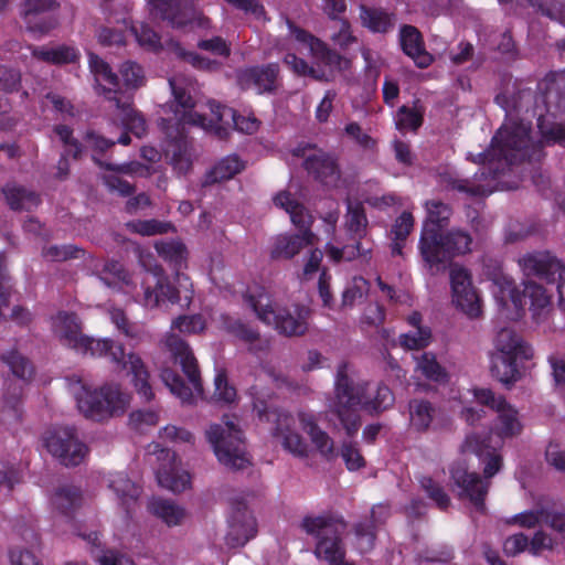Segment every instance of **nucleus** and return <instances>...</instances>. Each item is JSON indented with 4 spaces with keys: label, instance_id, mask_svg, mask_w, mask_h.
<instances>
[{
    "label": "nucleus",
    "instance_id": "41",
    "mask_svg": "<svg viewBox=\"0 0 565 565\" xmlns=\"http://www.w3.org/2000/svg\"><path fill=\"white\" fill-rule=\"evenodd\" d=\"M409 425L416 431H425L430 426L435 408L428 401L413 399L408 405Z\"/></svg>",
    "mask_w": 565,
    "mask_h": 565
},
{
    "label": "nucleus",
    "instance_id": "59",
    "mask_svg": "<svg viewBox=\"0 0 565 565\" xmlns=\"http://www.w3.org/2000/svg\"><path fill=\"white\" fill-rule=\"evenodd\" d=\"M419 482L422 488L428 497L436 502L438 508L441 510L448 508L450 499L437 482H435L430 477H422Z\"/></svg>",
    "mask_w": 565,
    "mask_h": 565
},
{
    "label": "nucleus",
    "instance_id": "58",
    "mask_svg": "<svg viewBox=\"0 0 565 565\" xmlns=\"http://www.w3.org/2000/svg\"><path fill=\"white\" fill-rule=\"evenodd\" d=\"M339 29L331 33L330 39L334 45L345 50L353 43H356L358 39L353 35L351 24L345 19L333 20Z\"/></svg>",
    "mask_w": 565,
    "mask_h": 565
},
{
    "label": "nucleus",
    "instance_id": "32",
    "mask_svg": "<svg viewBox=\"0 0 565 565\" xmlns=\"http://www.w3.org/2000/svg\"><path fill=\"white\" fill-rule=\"evenodd\" d=\"M513 522L527 529L546 524L561 535L565 536V514L554 511L548 507H540L521 512L513 516Z\"/></svg>",
    "mask_w": 565,
    "mask_h": 565
},
{
    "label": "nucleus",
    "instance_id": "34",
    "mask_svg": "<svg viewBox=\"0 0 565 565\" xmlns=\"http://www.w3.org/2000/svg\"><path fill=\"white\" fill-rule=\"evenodd\" d=\"M523 296L530 300V311L536 322L546 319L552 310V297L546 289L531 280L524 281Z\"/></svg>",
    "mask_w": 565,
    "mask_h": 565
},
{
    "label": "nucleus",
    "instance_id": "42",
    "mask_svg": "<svg viewBox=\"0 0 565 565\" xmlns=\"http://www.w3.org/2000/svg\"><path fill=\"white\" fill-rule=\"evenodd\" d=\"M245 169V163L238 156L231 154L221 159L209 172L207 182H221L234 178Z\"/></svg>",
    "mask_w": 565,
    "mask_h": 565
},
{
    "label": "nucleus",
    "instance_id": "60",
    "mask_svg": "<svg viewBox=\"0 0 565 565\" xmlns=\"http://www.w3.org/2000/svg\"><path fill=\"white\" fill-rule=\"evenodd\" d=\"M79 254H83V250L72 245H52L43 248L42 250L43 257L52 262H62L68 258H77Z\"/></svg>",
    "mask_w": 565,
    "mask_h": 565
},
{
    "label": "nucleus",
    "instance_id": "56",
    "mask_svg": "<svg viewBox=\"0 0 565 565\" xmlns=\"http://www.w3.org/2000/svg\"><path fill=\"white\" fill-rule=\"evenodd\" d=\"M206 324L201 315L180 316L172 321L171 329L181 333L194 334L203 331Z\"/></svg>",
    "mask_w": 565,
    "mask_h": 565
},
{
    "label": "nucleus",
    "instance_id": "24",
    "mask_svg": "<svg viewBox=\"0 0 565 565\" xmlns=\"http://www.w3.org/2000/svg\"><path fill=\"white\" fill-rule=\"evenodd\" d=\"M427 218L424 223L422 236L419 239V249L423 259L436 260L438 259L436 252V244L438 235L446 226L451 214L450 207L440 201L426 202Z\"/></svg>",
    "mask_w": 565,
    "mask_h": 565
},
{
    "label": "nucleus",
    "instance_id": "9",
    "mask_svg": "<svg viewBox=\"0 0 565 565\" xmlns=\"http://www.w3.org/2000/svg\"><path fill=\"white\" fill-rule=\"evenodd\" d=\"M164 348L174 361L181 365L188 377L185 383L174 371L163 369L160 377L169 391L183 404H192L202 396L203 387L196 359L189 344L174 333H167L162 340Z\"/></svg>",
    "mask_w": 565,
    "mask_h": 565
},
{
    "label": "nucleus",
    "instance_id": "48",
    "mask_svg": "<svg viewBox=\"0 0 565 565\" xmlns=\"http://www.w3.org/2000/svg\"><path fill=\"white\" fill-rule=\"evenodd\" d=\"M345 225L354 238H361L367 226V218L361 203L348 200V213Z\"/></svg>",
    "mask_w": 565,
    "mask_h": 565
},
{
    "label": "nucleus",
    "instance_id": "27",
    "mask_svg": "<svg viewBox=\"0 0 565 565\" xmlns=\"http://www.w3.org/2000/svg\"><path fill=\"white\" fill-rule=\"evenodd\" d=\"M279 67L277 64L253 66L238 71L237 82L243 89L257 94H271L278 87Z\"/></svg>",
    "mask_w": 565,
    "mask_h": 565
},
{
    "label": "nucleus",
    "instance_id": "15",
    "mask_svg": "<svg viewBox=\"0 0 565 565\" xmlns=\"http://www.w3.org/2000/svg\"><path fill=\"white\" fill-rule=\"evenodd\" d=\"M205 435L218 462L224 467L243 470L250 465L243 434L227 416L222 423L211 425Z\"/></svg>",
    "mask_w": 565,
    "mask_h": 565
},
{
    "label": "nucleus",
    "instance_id": "12",
    "mask_svg": "<svg viewBox=\"0 0 565 565\" xmlns=\"http://www.w3.org/2000/svg\"><path fill=\"white\" fill-rule=\"evenodd\" d=\"M152 260L151 254H139V263L146 269V276L142 279L143 306L156 308L166 302H179L181 306L188 307L193 297L192 284L189 281L188 276L177 273L179 288L175 289L169 284L162 269L157 265H152Z\"/></svg>",
    "mask_w": 565,
    "mask_h": 565
},
{
    "label": "nucleus",
    "instance_id": "50",
    "mask_svg": "<svg viewBox=\"0 0 565 565\" xmlns=\"http://www.w3.org/2000/svg\"><path fill=\"white\" fill-rule=\"evenodd\" d=\"M126 227L142 236H152L174 232V226L169 222H160L157 220H136L126 223Z\"/></svg>",
    "mask_w": 565,
    "mask_h": 565
},
{
    "label": "nucleus",
    "instance_id": "1",
    "mask_svg": "<svg viewBox=\"0 0 565 565\" xmlns=\"http://www.w3.org/2000/svg\"><path fill=\"white\" fill-rule=\"evenodd\" d=\"M459 401L465 406L460 414L469 425H476L483 417V409L467 406L477 403L487 406L497 413L492 427V437L481 438L478 434L466 437L460 447L458 460L450 469L451 479L458 488L461 499H468L479 512L484 511V498L488 493L489 481L498 473L502 466L499 448L505 438L519 435L522 430L519 412L501 395H495L489 388H472L460 394Z\"/></svg>",
    "mask_w": 565,
    "mask_h": 565
},
{
    "label": "nucleus",
    "instance_id": "37",
    "mask_svg": "<svg viewBox=\"0 0 565 565\" xmlns=\"http://www.w3.org/2000/svg\"><path fill=\"white\" fill-rule=\"evenodd\" d=\"M221 328L249 344V351L257 352L265 348V343L259 339L256 330L243 323L238 319H234L227 315L220 316Z\"/></svg>",
    "mask_w": 565,
    "mask_h": 565
},
{
    "label": "nucleus",
    "instance_id": "33",
    "mask_svg": "<svg viewBox=\"0 0 565 565\" xmlns=\"http://www.w3.org/2000/svg\"><path fill=\"white\" fill-rule=\"evenodd\" d=\"M399 42L404 53L409 56L418 67H427L433 57L425 50L420 32L412 25H404L399 32Z\"/></svg>",
    "mask_w": 565,
    "mask_h": 565
},
{
    "label": "nucleus",
    "instance_id": "62",
    "mask_svg": "<svg viewBox=\"0 0 565 565\" xmlns=\"http://www.w3.org/2000/svg\"><path fill=\"white\" fill-rule=\"evenodd\" d=\"M129 420L135 429L142 431L148 427L156 426L159 415L153 409L135 411L130 414Z\"/></svg>",
    "mask_w": 565,
    "mask_h": 565
},
{
    "label": "nucleus",
    "instance_id": "17",
    "mask_svg": "<svg viewBox=\"0 0 565 565\" xmlns=\"http://www.w3.org/2000/svg\"><path fill=\"white\" fill-rule=\"evenodd\" d=\"M255 409L260 420L274 424L273 436L286 451L295 457H308L309 444L295 429L296 419L289 413L276 407H260L257 404Z\"/></svg>",
    "mask_w": 565,
    "mask_h": 565
},
{
    "label": "nucleus",
    "instance_id": "49",
    "mask_svg": "<svg viewBox=\"0 0 565 565\" xmlns=\"http://www.w3.org/2000/svg\"><path fill=\"white\" fill-rule=\"evenodd\" d=\"M99 279L108 287L122 288L130 284V276L118 262H106Z\"/></svg>",
    "mask_w": 565,
    "mask_h": 565
},
{
    "label": "nucleus",
    "instance_id": "35",
    "mask_svg": "<svg viewBox=\"0 0 565 565\" xmlns=\"http://www.w3.org/2000/svg\"><path fill=\"white\" fill-rule=\"evenodd\" d=\"M407 322L412 327V330L399 335L401 347L407 350H420L426 348L431 340V330L429 327L422 324L420 313L413 312L407 318Z\"/></svg>",
    "mask_w": 565,
    "mask_h": 565
},
{
    "label": "nucleus",
    "instance_id": "44",
    "mask_svg": "<svg viewBox=\"0 0 565 565\" xmlns=\"http://www.w3.org/2000/svg\"><path fill=\"white\" fill-rule=\"evenodd\" d=\"M369 289L370 284L366 279L361 276L353 277L342 292V307L352 308L362 303L369 294Z\"/></svg>",
    "mask_w": 565,
    "mask_h": 565
},
{
    "label": "nucleus",
    "instance_id": "53",
    "mask_svg": "<svg viewBox=\"0 0 565 565\" xmlns=\"http://www.w3.org/2000/svg\"><path fill=\"white\" fill-rule=\"evenodd\" d=\"M131 32L134 33L139 45L149 51L157 52L158 50L164 47L158 34L143 23L131 25Z\"/></svg>",
    "mask_w": 565,
    "mask_h": 565
},
{
    "label": "nucleus",
    "instance_id": "21",
    "mask_svg": "<svg viewBox=\"0 0 565 565\" xmlns=\"http://www.w3.org/2000/svg\"><path fill=\"white\" fill-rule=\"evenodd\" d=\"M452 302L469 318H479L482 313L480 296L471 281L470 273L455 264L449 271Z\"/></svg>",
    "mask_w": 565,
    "mask_h": 565
},
{
    "label": "nucleus",
    "instance_id": "13",
    "mask_svg": "<svg viewBox=\"0 0 565 565\" xmlns=\"http://www.w3.org/2000/svg\"><path fill=\"white\" fill-rule=\"evenodd\" d=\"M274 202L276 206L289 214L291 223L300 231L299 234H281L275 238L271 256L274 258L289 259L299 254L306 246L313 244L315 234L311 232L312 216L288 192L278 193Z\"/></svg>",
    "mask_w": 565,
    "mask_h": 565
},
{
    "label": "nucleus",
    "instance_id": "5",
    "mask_svg": "<svg viewBox=\"0 0 565 565\" xmlns=\"http://www.w3.org/2000/svg\"><path fill=\"white\" fill-rule=\"evenodd\" d=\"M334 393L330 405L331 411L337 414L350 437L354 436L360 428L359 408L379 413L394 404V395L387 386H377L375 395L371 397L373 390L367 384H354L348 375L347 364H341L338 367Z\"/></svg>",
    "mask_w": 565,
    "mask_h": 565
},
{
    "label": "nucleus",
    "instance_id": "52",
    "mask_svg": "<svg viewBox=\"0 0 565 565\" xmlns=\"http://www.w3.org/2000/svg\"><path fill=\"white\" fill-rule=\"evenodd\" d=\"M371 252V245L364 247L361 242H356L354 245H347L342 248L335 247L333 245L327 246L328 256L334 260H352L358 256L366 257Z\"/></svg>",
    "mask_w": 565,
    "mask_h": 565
},
{
    "label": "nucleus",
    "instance_id": "20",
    "mask_svg": "<svg viewBox=\"0 0 565 565\" xmlns=\"http://www.w3.org/2000/svg\"><path fill=\"white\" fill-rule=\"evenodd\" d=\"M0 359L11 370L18 380H7L4 383L3 407L18 414L22 402L24 385L33 375V366L19 352L11 350L0 355Z\"/></svg>",
    "mask_w": 565,
    "mask_h": 565
},
{
    "label": "nucleus",
    "instance_id": "16",
    "mask_svg": "<svg viewBox=\"0 0 565 565\" xmlns=\"http://www.w3.org/2000/svg\"><path fill=\"white\" fill-rule=\"evenodd\" d=\"M302 527L318 539L315 553L318 558L324 559L329 565H337L344 559V548L341 543V533L345 524L341 520L329 516H307L302 521Z\"/></svg>",
    "mask_w": 565,
    "mask_h": 565
},
{
    "label": "nucleus",
    "instance_id": "2",
    "mask_svg": "<svg viewBox=\"0 0 565 565\" xmlns=\"http://www.w3.org/2000/svg\"><path fill=\"white\" fill-rule=\"evenodd\" d=\"M172 96L177 104L174 109V125L164 126L167 140L163 153L178 174H186L194 160L192 142L188 139L185 125L196 126L209 134L223 139L234 128L241 132L252 135L259 128V120L254 115H237L227 106L209 100L206 107L211 116L193 110L196 106L194 95L196 82L186 76H173L169 79Z\"/></svg>",
    "mask_w": 565,
    "mask_h": 565
},
{
    "label": "nucleus",
    "instance_id": "40",
    "mask_svg": "<svg viewBox=\"0 0 565 565\" xmlns=\"http://www.w3.org/2000/svg\"><path fill=\"white\" fill-rule=\"evenodd\" d=\"M3 194L8 204L13 210L30 211L36 207L40 203V198L36 193L19 185L8 184L3 189Z\"/></svg>",
    "mask_w": 565,
    "mask_h": 565
},
{
    "label": "nucleus",
    "instance_id": "8",
    "mask_svg": "<svg viewBox=\"0 0 565 565\" xmlns=\"http://www.w3.org/2000/svg\"><path fill=\"white\" fill-rule=\"evenodd\" d=\"M534 358V349L511 328L500 329L488 352L489 370L499 382L509 385L522 376L524 362Z\"/></svg>",
    "mask_w": 565,
    "mask_h": 565
},
{
    "label": "nucleus",
    "instance_id": "7",
    "mask_svg": "<svg viewBox=\"0 0 565 565\" xmlns=\"http://www.w3.org/2000/svg\"><path fill=\"white\" fill-rule=\"evenodd\" d=\"M533 115L542 138L565 148V72H552L539 82Z\"/></svg>",
    "mask_w": 565,
    "mask_h": 565
},
{
    "label": "nucleus",
    "instance_id": "14",
    "mask_svg": "<svg viewBox=\"0 0 565 565\" xmlns=\"http://www.w3.org/2000/svg\"><path fill=\"white\" fill-rule=\"evenodd\" d=\"M89 68L96 82L98 94H103L109 100H114L117 109V118L126 130L131 131L137 137H142L147 131L146 119L142 115L131 107V104L121 102L116 95L120 89L118 76L111 71L110 66L96 54L89 53Z\"/></svg>",
    "mask_w": 565,
    "mask_h": 565
},
{
    "label": "nucleus",
    "instance_id": "19",
    "mask_svg": "<svg viewBox=\"0 0 565 565\" xmlns=\"http://www.w3.org/2000/svg\"><path fill=\"white\" fill-rule=\"evenodd\" d=\"M47 451L62 465L78 466L87 456V446L79 440L73 427H56L44 437Z\"/></svg>",
    "mask_w": 565,
    "mask_h": 565
},
{
    "label": "nucleus",
    "instance_id": "25",
    "mask_svg": "<svg viewBox=\"0 0 565 565\" xmlns=\"http://www.w3.org/2000/svg\"><path fill=\"white\" fill-rule=\"evenodd\" d=\"M292 154L303 158L305 169L326 185H334L339 179V169L334 159L309 143L299 145Z\"/></svg>",
    "mask_w": 565,
    "mask_h": 565
},
{
    "label": "nucleus",
    "instance_id": "38",
    "mask_svg": "<svg viewBox=\"0 0 565 565\" xmlns=\"http://www.w3.org/2000/svg\"><path fill=\"white\" fill-rule=\"evenodd\" d=\"M148 510L168 526L180 525L185 518L184 509L172 500L152 498L148 502Z\"/></svg>",
    "mask_w": 565,
    "mask_h": 565
},
{
    "label": "nucleus",
    "instance_id": "51",
    "mask_svg": "<svg viewBox=\"0 0 565 565\" xmlns=\"http://www.w3.org/2000/svg\"><path fill=\"white\" fill-rule=\"evenodd\" d=\"M26 30L36 39L46 35L57 25V20L49 12L34 14L32 19H23Z\"/></svg>",
    "mask_w": 565,
    "mask_h": 565
},
{
    "label": "nucleus",
    "instance_id": "23",
    "mask_svg": "<svg viewBox=\"0 0 565 565\" xmlns=\"http://www.w3.org/2000/svg\"><path fill=\"white\" fill-rule=\"evenodd\" d=\"M227 524L225 545L230 550L245 546L258 532L256 518L244 501L232 503Z\"/></svg>",
    "mask_w": 565,
    "mask_h": 565
},
{
    "label": "nucleus",
    "instance_id": "61",
    "mask_svg": "<svg viewBox=\"0 0 565 565\" xmlns=\"http://www.w3.org/2000/svg\"><path fill=\"white\" fill-rule=\"evenodd\" d=\"M395 124L399 130H416L422 125V116L418 111L403 106L395 116Z\"/></svg>",
    "mask_w": 565,
    "mask_h": 565
},
{
    "label": "nucleus",
    "instance_id": "39",
    "mask_svg": "<svg viewBox=\"0 0 565 565\" xmlns=\"http://www.w3.org/2000/svg\"><path fill=\"white\" fill-rule=\"evenodd\" d=\"M82 501L81 491L74 486L60 487L53 498V508L65 518L66 522L72 521V514Z\"/></svg>",
    "mask_w": 565,
    "mask_h": 565
},
{
    "label": "nucleus",
    "instance_id": "47",
    "mask_svg": "<svg viewBox=\"0 0 565 565\" xmlns=\"http://www.w3.org/2000/svg\"><path fill=\"white\" fill-rule=\"evenodd\" d=\"M157 253L166 260L171 263L175 268H181L186 259L185 245L178 241L157 242L154 244Z\"/></svg>",
    "mask_w": 565,
    "mask_h": 565
},
{
    "label": "nucleus",
    "instance_id": "36",
    "mask_svg": "<svg viewBox=\"0 0 565 565\" xmlns=\"http://www.w3.org/2000/svg\"><path fill=\"white\" fill-rule=\"evenodd\" d=\"M32 56L39 61L63 65L75 63L79 58V52L77 49L70 45H57V46H31Z\"/></svg>",
    "mask_w": 565,
    "mask_h": 565
},
{
    "label": "nucleus",
    "instance_id": "30",
    "mask_svg": "<svg viewBox=\"0 0 565 565\" xmlns=\"http://www.w3.org/2000/svg\"><path fill=\"white\" fill-rule=\"evenodd\" d=\"M472 239L470 235L462 231H450L446 235L439 234L436 244V256L438 259H424L430 267L446 262L456 255L465 254L470 249Z\"/></svg>",
    "mask_w": 565,
    "mask_h": 565
},
{
    "label": "nucleus",
    "instance_id": "29",
    "mask_svg": "<svg viewBox=\"0 0 565 565\" xmlns=\"http://www.w3.org/2000/svg\"><path fill=\"white\" fill-rule=\"evenodd\" d=\"M108 487L116 494L118 504L125 512L126 519H131L138 505L141 489L132 482L124 472L109 475Z\"/></svg>",
    "mask_w": 565,
    "mask_h": 565
},
{
    "label": "nucleus",
    "instance_id": "45",
    "mask_svg": "<svg viewBox=\"0 0 565 565\" xmlns=\"http://www.w3.org/2000/svg\"><path fill=\"white\" fill-rule=\"evenodd\" d=\"M167 50L171 51L177 57L188 62L193 67L199 70L212 71L218 67L216 61L201 56L195 52L185 51L178 42L170 40L166 43Z\"/></svg>",
    "mask_w": 565,
    "mask_h": 565
},
{
    "label": "nucleus",
    "instance_id": "54",
    "mask_svg": "<svg viewBox=\"0 0 565 565\" xmlns=\"http://www.w3.org/2000/svg\"><path fill=\"white\" fill-rule=\"evenodd\" d=\"M355 547L361 553H369L375 544V529L373 524L360 522L354 527Z\"/></svg>",
    "mask_w": 565,
    "mask_h": 565
},
{
    "label": "nucleus",
    "instance_id": "28",
    "mask_svg": "<svg viewBox=\"0 0 565 565\" xmlns=\"http://www.w3.org/2000/svg\"><path fill=\"white\" fill-rule=\"evenodd\" d=\"M297 419L315 450L327 460L333 459L337 455L334 441L327 431L319 427L316 416L312 413L299 412Z\"/></svg>",
    "mask_w": 565,
    "mask_h": 565
},
{
    "label": "nucleus",
    "instance_id": "4",
    "mask_svg": "<svg viewBox=\"0 0 565 565\" xmlns=\"http://www.w3.org/2000/svg\"><path fill=\"white\" fill-rule=\"evenodd\" d=\"M52 332L64 345L82 355L93 358H108L111 362L129 370L131 382L146 402L153 398L154 394L150 385V374L142 359L136 353L125 354L122 344L111 339H95L83 334L82 322L75 313L57 312L52 317Z\"/></svg>",
    "mask_w": 565,
    "mask_h": 565
},
{
    "label": "nucleus",
    "instance_id": "31",
    "mask_svg": "<svg viewBox=\"0 0 565 565\" xmlns=\"http://www.w3.org/2000/svg\"><path fill=\"white\" fill-rule=\"evenodd\" d=\"M96 162L104 167L100 161ZM110 173L104 175V182L110 192H117L122 196L132 193V186L129 182L122 180L119 174H131V175H149L150 169L138 162L122 163V164H105Z\"/></svg>",
    "mask_w": 565,
    "mask_h": 565
},
{
    "label": "nucleus",
    "instance_id": "6",
    "mask_svg": "<svg viewBox=\"0 0 565 565\" xmlns=\"http://www.w3.org/2000/svg\"><path fill=\"white\" fill-rule=\"evenodd\" d=\"M289 35L296 42V50L311 57L315 66H309L306 61L294 53L286 54L284 62L298 75H309L317 79L328 81L337 71L347 70L350 61L331 50L324 42L296 26L287 20Z\"/></svg>",
    "mask_w": 565,
    "mask_h": 565
},
{
    "label": "nucleus",
    "instance_id": "11",
    "mask_svg": "<svg viewBox=\"0 0 565 565\" xmlns=\"http://www.w3.org/2000/svg\"><path fill=\"white\" fill-rule=\"evenodd\" d=\"M70 390L74 395L78 411L93 420H104L126 412L130 395L118 384H105L99 390L90 391L81 380L72 377Z\"/></svg>",
    "mask_w": 565,
    "mask_h": 565
},
{
    "label": "nucleus",
    "instance_id": "3",
    "mask_svg": "<svg viewBox=\"0 0 565 565\" xmlns=\"http://www.w3.org/2000/svg\"><path fill=\"white\" fill-rule=\"evenodd\" d=\"M495 102L505 110L507 120L491 140L490 149L469 159L481 164L473 179H456L451 188L470 196H484L495 190H512L518 188L516 181H508L505 177L512 166L525 159L537 160L541 157L543 142L534 141L531 124L512 119L513 111H520L515 103L510 105L505 95L495 97Z\"/></svg>",
    "mask_w": 565,
    "mask_h": 565
},
{
    "label": "nucleus",
    "instance_id": "55",
    "mask_svg": "<svg viewBox=\"0 0 565 565\" xmlns=\"http://www.w3.org/2000/svg\"><path fill=\"white\" fill-rule=\"evenodd\" d=\"M54 134L64 147L65 153H72L74 159H77L82 152V145L74 138L73 129L67 125H56L54 127Z\"/></svg>",
    "mask_w": 565,
    "mask_h": 565
},
{
    "label": "nucleus",
    "instance_id": "10",
    "mask_svg": "<svg viewBox=\"0 0 565 565\" xmlns=\"http://www.w3.org/2000/svg\"><path fill=\"white\" fill-rule=\"evenodd\" d=\"M257 318L287 337L302 335L308 329L310 309L300 303L274 305L263 288H256L245 297Z\"/></svg>",
    "mask_w": 565,
    "mask_h": 565
},
{
    "label": "nucleus",
    "instance_id": "64",
    "mask_svg": "<svg viewBox=\"0 0 565 565\" xmlns=\"http://www.w3.org/2000/svg\"><path fill=\"white\" fill-rule=\"evenodd\" d=\"M556 392L565 398V358L550 356Z\"/></svg>",
    "mask_w": 565,
    "mask_h": 565
},
{
    "label": "nucleus",
    "instance_id": "57",
    "mask_svg": "<svg viewBox=\"0 0 565 565\" xmlns=\"http://www.w3.org/2000/svg\"><path fill=\"white\" fill-rule=\"evenodd\" d=\"M120 73L124 85L128 88H138L146 82L143 70L135 62H125Z\"/></svg>",
    "mask_w": 565,
    "mask_h": 565
},
{
    "label": "nucleus",
    "instance_id": "46",
    "mask_svg": "<svg viewBox=\"0 0 565 565\" xmlns=\"http://www.w3.org/2000/svg\"><path fill=\"white\" fill-rule=\"evenodd\" d=\"M416 370L426 379L443 383L447 381L446 370L437 362L435 354L425 352L416 359Z\"/></svg>",
    "mask_w": 565,
    "mask_h": 565
},
{
    "label": "nucleus",
    "instance_id": "26",
    "mask_svg": "<svg viewBox=\"0 0 565 565\" xmlns=\"http://www.w3.org/2000/svg\"><path fill=\"white\" fill-rule=\"evenodd\" d=\"M158 460H162L156 471L160 487L174 493L182 492L190 487L191 477L188 471L181 470L174 452L168 449H160Z\"/></svg>",
    "mask_w": 565,
    "mask_h": 565
},
{
    "label": "nucleus",
    "instance_id": "22",
    "mask_svg": "<svg viewBox=\"0 0 565 565\" xmlns=\"http://www.w3.org/2000/svg\"><path fill=\"white\" fill-rule=\"evenodd\" d=\"M148 3L172 28L181 29L188 25L200 29L210 28V20L195 12L186 0H148Z\"/></svg>",
    "mask_w": 565,
    "mask_h": 565
},
{
    "label": "nucleus",
    "instance_id": "63",
    "mask_svg": "<svg viewBox=\"0 0 565 565\" xmlns=\"http://www.w3.org/2000/svg\"><path fill=\"white\" fill-rule=\"evenodd\" d=\"M537 10L545 17L565 25V3L561 0H544L536 4Z\"/></svg>",
    "mask_w": 565,
    "mask_h": 565
},
{
    "label": "nucleus",
    "instance_id": "43",
    "mask_svg": "<svg viewBox=\"0 0 565 565\" xmlns=\"http://www.w3.org/2000/svg\"><path fill=\"white\" fill-rule=\"evenodd\" d=\"M360 18L362 24L372 32L384 33L394 26L393 17L379 9H371L362 6Z\"/></svg>",
    "mask_w": 565,
    "mask_h": 565
},
{
    "label": "nucleus",
    "instance_id": "18",
    "mask_svg": "<svg viewBox=\"0 0 565 565\" xmlns=\"http://www.w3.org/2000/svg\"><path fill=\"white\" fill-rule=\"evenodd\" d=\"M519 266L527 277L557 282L558 306L565 311V268L556 257L547 252L530 253L519 259Z\"/></svg>",
    "mask_w": 565,
    "mask_h": 565
}]
</instances>
